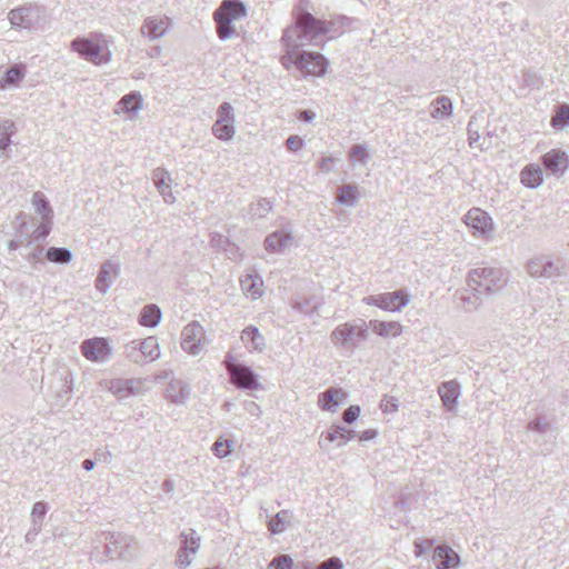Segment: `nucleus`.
<instances>
[{
  "mask_svg": "<svg viewBox=\"0 0 569 569\" xmlns=\"http://www.w3.org/2000/svg\"><path fill=\"white\" fill-rule=\"evenodd\" d=\"M315 117H316V113L313 111H311V110H302V111L299 112V117L298 118L301 121L309 122L312 119H315Z\"/></svg>",
  "mask_w": 569,
  "mask_h": 569,
  "instance_id": "64",
  "label": "nucleus"
},
{
  "mask_svg": "<svg viewBox=\"0 0 569 569\" xmlns=\"http://www.w3.org/2000/svg\"><path fill=\"white\" fill-rule=\"evenodd\" d=\"M210 243L217 250L222 251H226L227 247L230 244L229 239L219 232H212L210 234Z\"/></svg>",
  "mask_w": 569,
  "mask_h": 569,
  "instance_id": "53",
  "label": "nucleus"
},
{
  "mask_svg": "<svg viewBox=\"0 0 569 569\" xmlns=\"http://www.w3.org/2000/svg\"><path fill=\"white\" fill-rule=\"evenodd\" d=\"M349 156L352 161L365 162L369 158L367 148L363 144H353L349 150Z\"/></svg>",
  "mask_w": 569,
  "mask_h": 569,
  "instance_id": "49",
  "label": "nucleus"
},
{
  "mask_svg": "<svg viewBox=\"0 0 569 569\" xmlns=\"http://www.w3.org/2000/svg\"><path fill=\"white\" fill-rule=\"evenodd\" d=\"M555 129L561 130L569 124V104L559 106L550 121Z\"/></svg>",
  "mask_w": 569,
  "mask_h": 569,
  "instance_id": "41",
  "label": "nucleus"
},
{
  "mask_svg": "<svg viewBox=\"0 0 569 569\" xmlns=\"http://www.w3.org/2000/svg\"><path fill=\"white\" fill-rule=\"evenodd\" d=\"M566 264L561 259L550 260L545 259V268L542 269V276L546 279L560 277L565 271Z\"/></svg>",
  "mask_w": 569,
  "mask_h": 569,
  "instance_id": "40",
  "label": "nucleus"
},
{
  "mask_svg": "<svg viewBox=\"0 0 569 569\" xmlns=\"http://www.w3.org/2000/svg\"><path fill=\"white\" fill-rule=\"evenodd\" d=\"M438 393L446 410L455 411L460 397V383L456 380L441 382L438 386Z\"/></svg>",
  "mask_w": 569,
  "mask_h": 569,
  "instance_id": "19",
  "label": "nucleus"
},
{
  "mask_svg": "<svg viewBox=\"0 0 569 569\" xmlns=\"http://www.w3.org/2000/svg\"><path fill=\"white\" fill-rule=\"evenodd\" d=\"M415 556L421 557L430 551L433 552V540L432 539H417L413 543Z\"/></svg>",
  "mask_w": 569,
  "mask_h": 569,
  "instance_id": "47",
  "label": "nucleus"
},
{
  "mask_svg": "<svg viewBox=\"0 0 569 569\" xmlns=\"http://www.w3.org/2000/svg\"><path fill=\"white\" fill-rule=\"evenodd\" d=\"M468 138H480L478 126H476V117H471L467 127Z\"/></svg>",
  "mask_w": 569,
  "mask_h": 569,
  "instance_id": "62",
  "label": "nucleus"
},
{
  "mask_svg": "<svg viewBox=\"0 0 569 569\" xmlns=\"http://www.w3.org/2000/svg\"><path fill=\"white\" fill-rule=\"evenodd\" d=\"M367 330L371 329L376 335L387 338L389 336L397 337L402 332V326L397 321L370 320L366 323Z\"/></svg>",
  "mask_w": 569,
  "mask_h": 569,
  "instance_id": "25",
  "label": "nucleus"
},
{
  "mask_svg": "<svg viewBox=\"0 0 569 569\" xmlns=\"http://www.w3.org/2000/svg\"><path fill=\"white\" fill-rule=\"evenodd\" d=\"M465 223L473 230V232L486 240H491L495 231L492 218L480 208H471L463 218Z\"/></svg>",
  "mask_w": 569,
  "mask_h": 569,
  "instance_id": "10",
  "label": "nucleus"
},
{
  "mask_svg": "<svg viewBox=\"0 0 569 569\" xmlns=\"http://www.w3.org/2000/svg\"><path fill=\"white\" fill-rule=\"evenodd\" d=\"M247 9L240 0H223L213 13L217 34L220 40H228L236 36L233 21L246 17Z\"/></svg>",
  "mask_w": 569,
  "mask_h": 569,
  "instance_id": "2",
  "label": "nucleus"
},
{
  "mask_svg": "<svg viewBox=\"0 0 569 569\" xmlns=\"http://www.w3.org/2000/svg\"><path fill=\"white\" fill-rule=\"evenodd\" d=\"M46 258L56 263H68L72 259V252L68 248L51 247L46 252Z\"/></svg>",
  "mask_w": 569,
  "mask_h": 569,
  "instance_id": "38",
  "label": "nucleus"
},
{
  "mask_svg": "<svg viewBox=\"0 0 569 569\" xmlns=\"http://www.w3.org/2000/svg\"><path fill=\"white\" fill-rule=\"evenodd\" d=\"M161 320V310L156 305H148L143 307L140 313V325L153 328L159 325Z\"/></svg>",
  "mask_w": 569,
  "mask_h": 569,
  "instance_id": "32",
  "label": "nucleus"
},
{
  "mask_svg": "<svg viewBox=\"0 0 569 569\" xmlns=\"http://www.w3.org/2000/svg\"><path fill=\"white\" fill-rule=\"evenodd\" d=\"M507 277L501 268L481 267L469 271V286L477 293L492 296L507 284Z\"/></svg>",
  "mask_w": 569,
  "mask_h": 569,
  "instance_id": "3",
  "label": "nucleus"
},
{
  "mask_svg": "<svg viewBox=\"0 0 569 569\" xmlns=\"http://www.w3.org/2000/svg\"><path fill=\"white\" fill-rule=\"evenodd\" d=\"M291 521V513L289 510H281L273 516L268 522V529L274 535L282 533Z\"/></svg>",
  "mask_w": 569,
  "mask_h": 569,
  "instance_id": "33",
  "label": "nucleus"
},
{
  "mask_svg": "<svg viewBox=\"0 0 569 569\" xmlns=\"http://www.w3.org/2000/svg\"><path fill=\"white\" fill-rule=\"evenodd\" d=\"M217 114H218V119L216 120V122L233 124V122H234L233 108L229 102L221 103L218 108Z\"/></svg>",
  "mask_w": 569,
  "mask_h": 569,
  "instance_id": "44",
  "label": "nucleus"
},
{
  "mask_svg": "<svg viewBox=\"0 0 569 569\" xmlns=\"http://www.w3.org/2000/svg\"><path fill=\"white\" fill-rule=\"evenodd\" d=\"M106 553L111 559L130 560L138 553V541L126 533L108 532L106 536Z\"/></svg>",
  "mask_w": 569,
  "mask_h": 569,
  "instance_id": "4",
  "label": "nucleus"
},
{
  "mask_svg": "<svg viewBox=\"0 0 569 569\" xmlns=\"http://www.w3.org/2000/svg\"><path fill=\"white\" fill-rule=\"evenodd\" d=\"M137 345H138L142 361L147 360V359H149L150 361H153L159 358L160 350H159V343H158L157 338L148 337V338L143 339L142 341L137 342Z\"/></svg>",
  "mask_w": 569,
  "mask_h": 569,
  "instance_id": "30",
  "label": "nucleus"
},
{
  "mask_svg": "<svg viewBox=\"0 0 569 569\" xmlns=\"http://www.w3.org/2000/svg\"><path fill=\"white\" fill-rule=\"evenodd\" d=\"M409 301V295L403 289L363 298L365 303L391 312L400 311Z\"/></svg>",
  "mask_w": 569,
  "mask_h": 569,
  "instance_id": "8",
  "label": "nucleus"
},
{
  "mask_svg": "<svg viewBox=\"0 0 569 569\" xmlns=\"http://www.w3.org/2000/svg\"><path fill=\"white\" fill-rule=\"evenodd\" d=\"M169 26L170 19L168 17H147L142 22L140 32L150 41H153L164 37Z\"/></svg>",
  "mask_w": 569,
  "mask_h": 569,
  "instance_id": "15",
  "label": "nucleus"
},
{
  "mask_svg": "<svg viewBox=\"0 0 569 569\" xmlns=\"http://www.w3.org/2000/svg\"><path fill=\"white\" fill-rule=\"evenodd\" d=\"M46 513H47V503L43 501L36 502L33 505L32 511H31L32 523H36V522L42 523V519Z\"/></svg>",
  "mask_w": 569,
  "mask_h": 569,
  "instance_id": "54",
  "label": "nucleus"
},
{
  "mask_svg": "<svg viewBox=\"0 0 569 569\" xmlns=\"http://www.w3.org/2000/svg\"><path fill=\"white\" fill-rule=\"evenodd\" d=\"M360 415V407L359 406H350L348 407L342 415V419L346 423L351 425L357 420V418Z\"/></svg>",
  "mask_w": 569,
  "mask_h": 569,
  "instance_id": "56",
  "label": "nucleus"
},
{
  "mask_svg": "<svg viewBox=\"0 0 569 569\" xmlns=\"http://www.w3.org/2000/svg\"><path fill=\"white\" fill-rule=\"evenodd\" d=\"M152 178L160 194L171 190V177L167 170L162 168L154 169Z\"/></svg>",
  "mask_w": 569,
  "mask_h": 569,
  "instance_id": "39",
  "label": "nucleus"
},
{
  "mask_svg": "<svg viewBox=\"0 0 569 569\" xmlns=\"http://www.w3.org/2000/svg\"><path fill=\"white\" fill-rule=\"evenodd\" d=\"M44 16V8L38 4H27L12 9L8 19L13 28L31 30Z\"/></svg>",
  "mask_w": 569,
  "mask_h": 569,
  "instance_id": "7",
  "label": "nucleus"
},
{
  "mask_svg": "<svg viewBox=\"0 0 569 569\" xmlns=\"http://www.w3.org/2000/svg\"><path fill=\"white\" fill-rule=\"evenodd\" d=\"M230 382L238 389L257 390L261 389L258 375L247 365L234 366L230 370Z\"/></svg>",
  "mask_w": 569,
  "mask_h": 569,
  "instance_id": "12",
  "label": "nucleus"
},
{
  "mask_svg": "<svg viewBox=\"0 0 569 569\" xmlns=\"http://www.w3.org/2000/svg\"><path fill=\"white\" fill-rule=\"evenodd\" d=\"M120 274V264L113 260H107L102 263L96 279V289L106 295L112 283V280Z\"/></svg>",
  "mask_w": 569,
  "mask_h": 569,
  "instance_id": "18",
  "label": "nucleus"
},
{
  "mask_svg": "<svg viewBox=\"0 0 569 569\" xmlns=\"http://www.w3.org/2000/svg\"><path fill=\"white\" fill-rule=\"evenodd\" d=\"M189 387L182 380H172L168 383L166 396L169 401L176 405H183L189 398Z\"/></svg>",
  "mask_w": 569,
  "mask_h": 569,
  "instance_id": "23",
  "label": "nucleus"
},
{
  "mask_svg": "<svg viewBox=\"0 0 569 569\" xmlns=\"http://www.w3.org/2000/svg\"><path fill=\"white\" fill-rule=\"evenodd\" d=\"M521 182L530 189L538 188L542 181V170L539 166L528 164L520 172Z\"/></svg>",
  "mask_w": 569,
  "mask_h": 569,
  "instance_id": "29",
  "label": "nucleus"
},
{
  "mask_svg": "<svg viewBox=\"0 0 569 569\" xmlns=\"http://www.w3.org/2000/svg\"><path fill=\"white\" fill-rule=\"evenodd\" d=\"M293 237L286 230H278L270 233L264 241L266 249L271 252H281L291 246Z\"/></svg>",
  "mask_w": 569,
  "mask_h": 569,
  "instance_id": "22",
  "label": "nucleus"
},
{
  "mask_svg": "<svg viewBox=\"0 0 569 569\" xmlns=\"http://www.w3.org/2000/svg\"><path fill=\"white\" fill-rule=\"evenodd\" d=\"M361 198L359 187L355 183H343L339 186L335 193L337 203L355 207Z\"/></svg>",
  "mask_w": 569,
  "mask_h": 569,
  "instance_id": "21",
  "label": "nucleus"
},
{
  "mask_svg": "<svg viewBox=\"0 0 569 569\" xmlns=\"http://www.w3.org/2000/svg\"><path fill=\"white\" fill-rule=\"evenodd\" d=\"M480 295L481 293H477L475 291V293H472V295H467V296L463 295L460 297V300L463 302L465 309L467 311H473L479 308V306L481 305Z\"/></svg>",
  "mask_w": 569,
  "mask_h": 569,
  "instance_id": "50",
  "label": "nucleus"
},
{
  "mask_svg": "<svg viewBox=\"0 0 569 569\" xmlns=\"http://www.w3.org/2000/svg\"><path fill=\"white\" fill-rule=\"evenodd\" d=\"M303 141L299 136H290L287 141L286 146L290 151H298L302 148Z\"/></svg>",
  "mask_w": 569,
  "mask_h": 569,
  "instance_id": "57",
  "label": "nucleus"
},
{
  "mask_svg": "<svg viewBox=\"0 0 569 569\" xmlns=\"http://www.w3.org/2000/svg\"><path fill=\"white\" fill-rule=\"evenodd\" d=\"M546 257H538L530 260L527 264L528 273L535 278H543L542 269L545 268Z\"/></svg>",
  "mask_w": 569,
  "mask_h": 569,
  "instance_id": "46",
  "label": "nucleus"
},
{
  "mask_svg": "<svg viewBox=\"0 0 569 569\" xmlns=\"http://www.w3.org/2000/svg\"><path fill=\"white\" fill-rule=\"evenodd\" d=\"M527 428L533 432L546 433L550 428V422L546 416H538L535 420L528 423Z\"/></svg>",
  "mask_w": 569,
  "mask_h": 569,
  "instance_id": "45",
  "label": "nucleus"
},
{
  "mask_svg": "<svg viewBox=\"0 0 569 569\" xmlns=\"http://www.w3.org/2000/svg\"><path fill=\"white\" fill-rule=\"evenodd\" d=\"M71 48L83 59L94 63L102 64L110 60V52L100 41L90 38L78 37L71 41Z\"/></svg>",
  "mask_w": 569,
  "mask_h": 569,
  "instance_id": "6",
  "label": "nucleus"
},
{
  "mask_svg": "<svg viewBox=\"0 0 569 569\" xmlns=\"http://www.w3.org/2000/svg\"><path fill=\"white\" fill-rule=\"evenodd\" d=\"M356 22H358L357 19L343 14H337L330 17L329 19H322V37L335 39L336 37L345 33Z\"/></svg>",
  "mask_w": 569,
  "mask_h": 569,
  "instance_id": "14",
  "label": "nucleus"
},
{
  "mask_svg": "<svg viewBox=\"0 0 569 569\" xmlns=\"http://www.w3.org/2000/svg\"><path fill=\"white\" fill-rule=\"evenodd\" d=\"M51 221H44L36 229V239H44L50 233Z\"/></svg>",
  "mask_w": 569,
  "mask_h": 569,
  "instance_id": "59",
  "label": "nucleus"
},
{
  "mask_svg": "<svg viewBox=\"0 0 569 569\" xmlns=\"http://www.w3.org/2000/svg\"><path fill=\"white\" fill-rule=\"evenodd\" d=\"M272 207L269 200L266 198L259 199L256 203L250 206L249 213L252 218H264L270 211Z\"/></svg>",
  "mask_w": 569,
  "mask_h": 569,
  "instance_id": "42",
  "label": "nucleus"
},
{
  "mask_svg": "<svg viewBox=\"0 0 569 569\" xmlns=\"http://www.w3.org/2000/svg\"><path fill=\"white\" fill-rule=\"evenodd\" d=\"M545 169L555 176L563 174L568 169L569 159L561 149H552L542 157Z\"/></svg>",
  "mask_w": 569,
  "mask_h": 569,
  "instance_id": "17",
  "label": "nucleus"
},
{
  "mask_svg": "<svg viewBox=\"0 0 569 569\" xmlns=\"http://www.w3.org/2000/svg\"><path fill=\"white\" fill-rule=\"evenodd\" d=\"M41 528H42V525L41 522H36V523H32L31 528L29 529V531L26 533V541L27 542H33L36 537L40 533L41 531Z\"/></svg>",
  "mask_w": 569,
  "mask_h": 569,
  "instance_id": "60",
  "label": "nucleus"
},
{
  "mask_svg": "<svg viewBox=\"0 0 569 569\" xmlns=\"http://www.w3.org/2000/svg\"><path fill=\"white\" fill-rule=\"evenodd\" d=\"M347 399V392L341 388H329L322 392V410L335 411Z\"/></svg>",
  "mask_w": 569,
  "mask_h": 569,
  "instance_id": "27",
  "label": "nucleus"
},
{
  "mask_svg": "<svg viewBox=\"0 0 569 569\" xmlns=\"http://www.w3.org/2000/svg\"><path fill=\"white\" fill-rule=\"evenodd\" d=\"M180 547L177 555L176 566L179 569L188 568L193 560V556L200 548V537L193 529L180 533Z\"/></svg>",
  "mask_w": 569,
  "mask_h": 569,
  "instance_id": "9",
  "label": "nucleus"
},
{
  "mask_svg": "<svg viewBox=\"0 0 569 569\" xmlns=\"http://www.w3.org/2000/svg\"><path fill=\"white\" fill-rule=\"evenodd\" d=\"M380 409L386 413L397 412L399 409V400L392 396H385L380 401Z\"/></svg>",
  "mask_w": 569,
  "mask_h": 569,
  "instance_id": "51",
  "label": "nucleus"
},
{
  "mask_svg": "<svg viewBox=\"0 0 569 569\" xmlns=\"http://www.w3.org/2000/svg\"><path fill=\"white\" fill-rule=\"evenodd\" d=\"M244 409L251 416L259 417L261 415V408L254 401H246Z\"/></svg>",
  "mask_w": 569,
  "mask_h": 569,
  "instance_id": "61",
  "label": "nucleus"
},
{
  "mask_svg": "<svg viewBox=\"0 0 569 569\" xmlns=\"http://www.w3.org/2000/svg\"><path fill=\"white\" fill-rule=\"evenodd\" d=\"M355 437L356 431L343 426H336L335 429L328 433L327 439L331 442L338 441V446H343Z\"/></svg>",
  "mask_w": 569,
  "mask_h": 569,
  "instance_id": "37",
  "label": "nucleus"
},
{
  "mask_svg": "<svg viewBox=\"0 0 569 569\" xmlns=\"http://www.w3.org/2000/svg\"><path fill=\"white\" fill-rule=\"evenodd\" d=\"M82 356L92 362H104L109 360L112 349L104 338H90L81 343Z\"/></svg>",
  "mask_w": 569,
  "mask_h": 569,
  "instance_id": "11",
  "label": "nucleus"
},
{
  "mask_svg": "<svg viewBox=\"0 0 569 569\" xmlns=\"http://www.w3.org/2000/svg\"><path fill=\"white\" fill-rule=\"evenodd\" d=\"M223 365L227 369V372L228 375L230 376V370L234 367V366H242L243 363H240L238 361H236V359L233 358L232 355H228L223 361Z\"/></svg>",
  "mask_w": 569,
  "mask_h": 569,
  "instance_id": "63",
  "label": "nucleus"
},
{
  "mask_svg": "<svg viewBox=\"0 0 569 569\" xmlns=\"http://www.w3.org/2000/svg\"><path fill=\"white\" fill-rule=\"evenodd\" d=\"M203 335V328L199 322L192 321L188 323L181 332V348L190 355H199Z\"/></svg>",
  "mask_w": 569,
  "mask_h": 569,
  "instance_id": "13",
  "label": "nucleus"
},
{
  "mask_svg": "<svg viewBox=\"0 0 569 569\" xmlns=\"http://www.w3.org/2000/svg\"><path fill=\"white\" fill-rule=\"evenodd\" d=\"M212 132L219 140H230L234 136V126L227 123L214 122L212 126Z\"/></svg>",
  "mask_w": 569,
  "mask_h": 569,
  "instance_id": "43",
  "label": "nucleus"
},
{
  "mask_svg": "<svg viewBox=\"0 0 569 569\" xmlns=\"http://www.w3.org/2000/svg\"><path fill=\"white\" fill-rule=\"evenodd\" d=\"M292 559L288 555H279L269 563L268 569H292Z\"/></svg>",
  "mask_w": 569,
  "mask_h": 569,
  "instance_id": "48",
  "label": "nucleus"
},
{
  "mask_svg": "<svg viewBox=\"0 0 569 569\" xmlns=\"http://www.w3.org/2000/svg\"><path fill=\"white\" fill-rule=\"evenodd\" d=\"M432 560L437 569H457L460 566V556L447 545L435 547Z\"/></svg>",
  "mask_w": 569,
  "mask_h": 569,
  "instance_id": "16",
  "label": "nucleus"
},
{
  "mask_svg": "<svg viewBox=\"0 0 569 569\" xmlns=\"http://www.w3.org/2000/svg\"><path fill=\"white\" fill-rule=\"evenodd\" d=\"M231 442L229 440L218 439L213 446L212 451L219 458H224L230 453Z\"/></svg>",
  "mask_w": 569,
  "mask_h": 569,
  "instance_id": "52",
  "label": "nucleus"
},
{
  "mask_svg": "<svg viewBox=\"0 0 569 569\" xmlns=\"http://www.w3.org/2000/svg\"><path fill=\"white\" fill-rule=\"evenodd\" d=\"M431 117L436 120L449 118L452 114L453 104L449 97L439 96L431 102Z\"/></svg>",
  "mask_w": 569,
  "mask_h": 569,
  "instance_id": "28",
  "label": "nucleus"
},
{
  "mask_svg": "<svg viewBox=\"0 0 569 569\" xmlns=\"http://www.w3.org/2000/svg\"><path fill=\"white\" fill-rule=\"evenodd\" d=\"M343 563L340 558L331 557L325 561H322V569H342Z\"/></svg>",
  "mask_w": 569,
  "mask_h": 569,
  "instance_id": "58",
  "label": "nucleus"
},
{
  "mask_svg": "<svg viewBox=\"0 0 569 569\" xmlns=\"http://www.w3.org/2000/svg\"><path fill=\"white\" fill-rule=\"evenodd\" d=\"M319 37L320 22L307 11L298 13L296 26L283 31L282 41L287 53L306 74H320V54L316 51L297 50L309 43L317 46Z\"/></svg>",
  "mask_w": 569,
  "mask_h": 569,
  "instance_id": "1",
  "label": "nucleus"
},
{
  "mask_svg": "<svg viewBox=\"0 0 569 569\" xmlns=\"http://www.w3.org/2000/svg\"><path fill=\"white\" fill-rule=\"evenodd\" d=\"M26 74L27 69L22 63H16L9 67L0 79V90H6L10 87H18Z\"/></svg>",
  "mask_w": 569,
  "mask_h": 569,
  "instance_id": "24",
  "label": "nucleus"
},
{
  "mask_svg": "<svg viewBox=\"0 0 569 569\" xmlns=\"http://www.w3.org/2000/svg\"><path fill=\"white\" fill-rule=\"evenodd\" d=\"M31 203L36 210L37 213L41 214L42 220L44 221H51L53 217V211L50 207V203L46 196L40 192L36 191L32 194Z\"/></svg>",
  "mask_w": 569,
  "mask_h": 569,
  "instance_id": "31",
  "label": "nucleus"
},
{
  "mask_svg": "<svg viewBox=\"0 0 569 569\" xmlns=\"http://www.w3.org/2000/svg\"><path fill=\"white\" fill-rule=\"evenodd\" d=\"M108 389L120 398L128 397L133 393V380L113 379L110 381Z\"/></svg>",
  "mask_w": 569,
  "mask_h": 569,
  "instance_id": "35",
  "label": "nucleus"
},
{
  "mask_svg": "<svg viewBox=\"0 0 569 569\" xmlns=\"http://www.w3.org/2000/svg\"><path fill=\"white\" fill-rule=\"evenodd\" d=\"M361 325L343 323L338 326L331 333L332 342L347 351L358 347V343L368 338L366 322L360 320Z\"/></svg>",
  "mask_w": 569,
  "mask_h": 569,
  "instance_id": "5",
  "label": "nucleus"
},
{
  "mask_svg": "<svg viewBox=\"0 0 569 569\" xmlns=\"http://www.w3.org/2000/svg\"><path fill=\"white\" fill-rule=\"evenodd\" d=\"M118 104L124 112H137L142 108V97L139 92L132 91L123 96Z\"/></svg>",
  "mask_w": 569,
  "mask_h": 569,
  "instance_id": "34",
  "label": "nucleus"
},
{
  "mask_svg": "<svg viewBox=\"0 0 569 569\" xmlns=\"http://www.w3.org/2000/svg\"><path fill=\"white\" fill-rule=\"evenodd\" d=\"M14 124L12 121H0V157L7 158V148L11 143Z\"/></svg>",
  "mask_w": 569,
  "mask_h": 569,
  "instance_id": "36",
  "label": "nucleus"
},
{
  "mask_svg": "<svg viewBox=\"0 0 569 569\" xmlns=\"http://www.w3.org/2000/svg\"><path fill=\"white\" fill-rule=\"evenodd\" d=\"M243 293L251 299H258L262 296L263 281L258 274H247L240 279Z\"/></svg>",
  "mask_w": 569,
  "mask_h": 569,
  "instance_id": "26",
  "label": "nucleus"
},
{
  "mask_svg": "<svg viewBox=\"0 0 569 569\" xmlns=\"http://www.w3.org/2000/svg\"><path fill=\"white\" fill-rule=\"evenodd\" d=\"M126 355L131 361H133L136 363H139L142 361L140 351H139V348H138V345L136 341H132L126 346Z\"/></svg>",
  "mask_w": 569,
  "mask_h": 569,
  "instance_id": "55",
  "label": "nucleus"
},
{
  "mask_svg": "<svg viewBox=\"0 0 569 569\" xmlns=\"http://www.w3.org/2000/svg\"><path fill=\"white\" fill-rule=\"evenodd\" d=\"M240 339L249 352H262L266 349V340L254 326L246 327L241 332Z\"/></svg>",
  "mask_w": 569,
  "mask_h": 569,
  "instance_id": "20",
  "label": "nucleus"
}]
</instances>
